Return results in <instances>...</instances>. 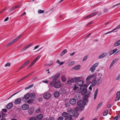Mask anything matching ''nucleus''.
<instances>
[{
    "label": "nucleus",
    "mask_w": 120,
    "mask_h": 120,
    "mask_svg": "<svg viewBox=\"0 0 120 120\" xmlns=\"http://www.w3.org/2000/svg\"><path fill=\"white\" fill-rule=\"evenodd\" d=\"M98 91V89H97L95 92L94 94V99L95 100L96 97L97 96V93Z\"/></svg>",
    "instance_id": "nucleus-24"
},
{
    "label": "nucleus",
    "mask_w": 120,
    "mask_h": 120,
    "mask_svg": "<svg viewBox=\"0 0 120 120\" xmlns=\"http://www.w3.org/2000/svg\"><path fill=\"white\" fill-rule=\"evenodd\" d=\"M29 120H37V119L35 117H32L30 118Z\"/></svg>",
    "instance_id": "nucleus-60"
},
{
    "label": "nucleus",
    "mask_w": 120,
    "mask_h": 120,
    "mask_svg": "<svg viewBox=\"0 0 120 120\" xmlns=\"http://www.w3.org/2000/svg\"><path fill=\"white\" fill-rule=\"evenodd\" d=\"M98 64L99 63H97L94 64L92 66L95 69L98 66Z\"/></svg>",
    "instance_id": "nucleus-35"
},
{
    "label": "nucleus",
    "mask_w": 120,
    "mask_h": 120,
    "mask_svg": "<svg viewBox=\"0 0 120 120\" xmlns=\"http://www.w3.org/2000/svg\"><path fill=\"white\" fill-rule=\"evenodd\" d=\"M43 117V115L41 114H40L38 115L37 116L36 118L38 119L39 120L42 119Z\"/></svg>",
    "instance_id": "nucleus-20"
},
{
    "label": "nucleus",
    "mask_w": 120,
    "mask_h": 120,
    "mask_svg": "<svg viewBox=\"0 0 120 120\" xmlns=\"http://www.w3.org/2000/svg\"><path fill=\"white\" fill-rule=\"evenodd\" d=\"M54 96L55 97H58L60 95V93L57 91L55 92L54 94Z\"/></svg>",
    "instance_id": "nucleus-21"
},
{
    "label": "nucleus",
    "mask_w": 120,
    "mask_h": 120,
    "mask_svg": "<svg viewBox=\"0 0 120 120\" xmlns=\"http://www.w3.org/2000/svg\"><path fill=\"white\" fill-rule=\"evenodd\" d=\"M53 64V62L52 61H51L50 63L48 64H45V66H48V65H51Z\"/></svg>",
    "instance_id": "nucleus-61"
},
{
    "label": "nucleus",
    "mask_w": 120,
    "mask_h": 120,
    "mask_svg": "<svg viewBox=\"0 0 120 120\" xmlns=\"http://www.w3.org/2000/svg\"><path fill=\"white\" fill-rule=\"evenodd\" d=\"M81 77H75L73 78H72L71 79V82L72 83H74L75 82H76V81L77 80V79H81Z\"/></svg>",
    "instance_id": "nucleus-16"
},
{
    "label": "nucleus",
    "mask_w": 120,
    "mask_h": 120,
    "mask_svg": "<svg viewBox=\"0 0 120 120\" xmlns=\"http://www.w3.org/2000/svg\"><path fill=\"white\" fill-rule=\"evenodd\" d=\"M116 97L115 99L116 101H117L120 99V91H118L116 93Z\"/></svg>",
    "instance_id": "nucleus-12"
},
{
    "label": "nucleus",
    "mask_w": 120,
    "mask_h": 120,
    "mask_svg": "<svg viewBox=\"0 0 120 120\" xmlns=\"http://www.w3.org/2000/svg\"><path fill=\"white\" fill-rule=\"evenodd\" d=\"M96 14H96V13H93L87 16H86V18L87 19L88 18H89L92 17L96 15Z\"/></svg>",
    "instance_id": "nucleus-27"
},
{
    "label": "nucleus",
    "mask_w": 120,
    "mask_h": 120,
    "mask_svg": "<svg viewBox=\"0 0 120 120\" xmlns=\"http://www.w3.org/2000/svg\"><path fill=\"white\" fill-rule=\"evenodd\" d=\"M61 79L63 82H65L66 81V78L64 76H62L61 77Z\"/></svg>",
    "instance_id": "nucleus-28"
},
{
    "label": "nucleus",
    "mask_w": 120,
    "mask_h": 120,
    "mask_svg": "<svg viewBox=\"0 0 120 120\" xmlns=\"http://www.w3.org/2000/svg\"><path fill=\"white\" fill-rule=\"evenodd\" d=\"M40 111V109L39 108H38L37 109H36V111L35 112L37 113H39Z\"/></svg>",
    "instance_id": "nucleus-50"
},
{
    "label": "nucleus",
    "mask_w": 120,
    "mask_h": 120,
    "mask_svg": "<svg viewBox=\"0 0 120 120\" xmlns=\"http://www.w3.org/2000/svg\"><path fill=\"white\" fill-rule=\"evenodd\" d=\"M78 106L80 107V108L83 109L84 108V106L83 104V102L82 100H80L77 102V103Z\"/></svg>",
    "instance_id": "nucleus-8"
},
{
    "label": "nucleus",
    "mask_w": 120,
    "mask_h": 120,
    "mask_svg": "<svg viewBox=\"0 0 120 120\" xmlns=\"http://www.w3.org/2000/svg\"><path fill=\"white\" fill-rule=\"evenodd\" d=\"M74 63H75V62L74 61L72 62H70L69 63V65L70 66L71 65L73 64H74Z\"/></svg>",
    "instance_id": "nucleus-64"
},
{
    "label": "nucleus",
    "mask_w": 120,
    "mask_h": 120,
    "mask_svg": "<svg viewBox=\"0 0 120 120\" xmlns=\"http://www.w3.org/2000/svg\"><path fill=\"white\" fill-rule=\"evenodd\" d=\"M102 74H98L96 76L97 81L99 84L101 83L102 82L103 78Z\"/></svg>",
    "instance_id": "nucleus-3"
},
{
    "label": "nucleus",
    "mask_w": 120,
    "mask_h": 120,
    "mask_svg": "<svg viewBox=\"0 0 120 120\" xmlns=\"http://www.w3.org/2000/svg\"><path fill=\"white\" fill-rule=\"evenodd\" d=\"M79 108L77 107H76L75 108V110L76 112H77L79 109Z\"/></svg>",
    "instance_id": "nucleus-59"
},
{
    "label": "nucleus",
    "mask_w": 120,
    "mask_h": 120,
    "mask_svg": "<svg viewBox=\"0 0 120 120\" xmlns=\"http://www.w3.org/2000/svg\"><path fill=\"white\" fill-rule=\"evenodd\" d=\"M57 62L59 64H60V65H61L64 63V62L62 61L60 62V61L59 60H57Z\"/></svg>",
    "instance_id": "nucleus-36"
},
{
    "label": "nucleus",
    "mask_w": 120,
    "mask_h": 120,
    "mask_svg": "<svg viewBox=\"0 0 120 120\" xmlns=\"http://www.w3.org/2000/svg\"><path fill=\"white\" fill-rule=\"evenodd\" d=\"M53 85L55 88H58L61 86V83L60 81L59 80L56 81L53 79L50 84V85L51 86Z\"/></svg>",
    "instance_id": "nucleus-1"
},
{
    "label": "nucleus",
    "mask_w": 120,
    "mask_h": 120,
    "mask_svg": "<svg viewBox=\"0 0 120 120\" xmlns=\"http://www.w3.org/2000/svg\"><path fill=\"white\" fill-rule=\"evenodd\" d=\"M60 76V74H57L56 75L55 77V78H56V79L57 78H58Z\"/></svg>",
    "instance_id": "nucleus-62"
},
{
    "label": "nucleus",
    "mask_w": 120,
    "mask_h": 120,
    "mask_svg": "<svg viewBox=\"0 0 120 120\" xmlns=\"http://www.w3.org/2000/svg\"><path fill=\"white\" fill-rule=\"evenodd\" d=\"M54 117L52 116L50 117L49 119V120H55Z\"/></svg>",
    "instance_id": "nucleus-47"
},
{
    "label": "nucleus",
    "mask_w": 120,
    "mask_h": 120,
    "mask_svg": "<svg viewBox=\"0 0 120 120\" xmlns=\"http://www.w3.org/2000/svg\"><path fill=\"white\" fill-rule=\"evenodd\" d=\"M35 71H33L32 73H31L28 74V75H26V78H27V77H28L29 76H30V75H32V74H33L34 73H35Z\"/></svg>",
    "instance_id": "nucleus-55"
},
{
    "label": "nucleus",
    "mask_w": 120,
    "mask_h": 120,
    "mask_svg": "<svg viewBox=\"0 0 120 120\" xmlns=\"http://www.w3.org/2000/svg\"><path fill=\"white\" fill-rule=\"evenodd\" d=\"M90 92H89L88 93H87V94H86L85 96V98H87L89 97L90 96Z\"/></svg>",
    "instance_id": "nucleus-38"
},
{
    "label": "nucleus",
    "mask_w": 120,
    "mask_h": 120,
    "mask_svg": "<svg viewBox=\"0 0 120 120\" xmlns=\"http://www.w3.org/2000/svg\"><path fill=\"white\" fill-rule=\"evenodd\" d=\"M120 77V75H118L115 78V80H118Z\"/></svg>",
    "instance_id": "nucleus-49"
},
{
    "label": "nucleus",
    "mask_w": 120,
    "mask_h": 120,
    "mask_svg": "<svg viewBox=\"0 0 120 120\" xmlns=\"http://www.w3.org/2000/svg\"><path fill=\"white\" fill-rule=\"evenodd\" d=\"M120 28V24L118 26L116 27L115 28L114 30H112L113 31H114L119 29Z\"/></svg>",
    "instance_id": "nucleus-41"
},
{
    "label": "nucleus",
    "mask_w": 120,
    "mask_h": 120,
    "mask_svg": "<svg viewBox=\"0 0 120 120\" xmlns=\"http://www.w3.org/2000/svg\"><path fill=\"white\" fill-rule=\"evenodd\" d=\"M21 90H20L19 91H18V92H17V93H15L14 94H13L8 99H10V98L11 97H12L14 95H15V94H17V93H18L20 92L21 91Z\"/></svg>",
    "instance_id": "nucleus-46"
},
{
    "label": "nucleus",
    "mask_w": 120,
    "mask_h": 120,
    "mask_svg": "<svg viewBox=\"0 0 120 120\" xmlns=\"http://www.w3.org/2000/svg\"><path fill=\"white\" fill-rule=\"evenodd\" d=\"M44 11L43 10H39L38 11V13L39 14L42 13L44 12Z\"/></svg>",
    "instance_id": "nucleus-40"
},
{
    "label": "nucleus",
    "mask_w": 120,
    "mask_h": 120,
    "mask_svg": "<svg viewBox=\"0 0 120 120\" xmlns=\"http://www.w3.org/2000/svg\"><path fill=\"white\" fill-rule=\"evenodd\" d=\"M120 45V40L118 41L114 45Z\"/></svg>",
    "instance_id": "nucleus-45"
},
{
    "label": "nucleus",
    "mask_w": 120,
    "mask_h": 120,
    "mask_svg": "<svg viewBox=\"0 0 120 120\" xmlns=\"http://www.w3.org/2000/svg\"><path fill=\"white\" fill-rule=\"evenodd\" d=\"M108 110H106L103 113V115L104 116L106 115L108 113Z\"/></svg>",
    "instance_id": "nucleus-39"
},
{
    "label": "nucleus",
    "mask_w": 120,
    "mask_h": 120,
    "mask_svg": "<svg viewBox=\"0 0 120 120\" xmlns=\"http://www.w3.org/2000/svg\"><path fill=\"white\" fill-rule=\"evenodd\" d=\"M71 80H69L67 81L66 82V84L68 85H70L71 83Z\"/></svg>",
    "instance_id": "nucleus-37"
},
{
    "label": "nucleus",
    "mask_w": 120,
    "mask_h": 120,
    "mask_svg": "<svg viewBox=\"0 0 120 120\" xmlns=\"http://www.w3.org/2000/svg\"><path fill=\"white\" fill-rule=\"evenodd\" d=\"M30 46V45H27L26 47H25V48H24L22 49V51H23L25 50L27 48L29 47Z\"/></svg>",
    "instance_id": "nucleus-44"
},
{
    "label": "nucleus",
    "mask_w": 120,
    "mask_h": 120,
    "mask_svg": "<svg viewBox=\"0 0 120 120\" xmlns=\"http://www.w3.org/2000/svg\"><path fill=\"white\" fill-rule=\"evenodd\" d=\"M108 54V53L106 52H105L103 53L98 56V58L99 59H102L106 56Z\"/></svg>",
    "instance_id": "nucleus-13"
},
{
    "label": "nucleus",
    "mask_w": 120,
    "mask_h": 120,
    "mask_svg": "<svg viewBox=\"0 0 120 120\" xmlns=\"http://www.w3.org/2000/svg\"><path fill=\"white\" fill-rule=\"evenodd\" d=\"M97 82L96 77H94L91 82V84L92 86L93 87L95 86L96 84H99L98 82Z\"/></svg>",
    "instance_id": "nucleus-7"
},
{
    "label": "nucleus",
    "mask_w": 120,
    "mask_h": 120,
    "mask_svg": "<svg viewBox=\"0 0 120 120\" xmlns=\"http://www.w3.org/2000/svg\"><path fill=\"white\" fill-rule=\"evenodd\" d=\"M30 94L29 93H28L24 95L21 99L22 101L24 102H25L30 97Z\"/></svg>",
    "instance_id": "nucleus-5"
},
{
    "label": "nucleus",
    "mask_w": 120,
    "mask_h": 120,
    "mask_svg": "<svg viewBox=\"0 0 120 120\" xmlns=\"http://www.w3.org/2000/svg\"><path fill=\"white\" fill-rule=\"evenodd\" d=\"M43 98L42 97H40L38 98V101H41L42 100Z\"/></svg>",
    "instance_id": "nucleus-63"
},
{
    "label": "nucleus",
    "mask_w": 120,
    "mask_h": 120,
    "mask_svg": "<svg viewBox=\"0 0 120 120\" xmlns=\"http://www.w3.org/2000/svg\"><path fill=\"white\" fill-rule=\"evenodd\" d=\"M15 42L14 41V40H13L12 41H11L10 42L9 44H8L7 45H10L13 44Z\"/></svg>",
    "instance_id": "nucleus-42"
},
{
    "label": "nucleus",
    "mask_w": 120,
    "mask_h": 120,
    "mask_svg": "<svg viewBox=\"0 0 120 120\" xmlns=\"http://www.w3.org/2000/svg\"><path fill=\"white\" fill-rule=\"evenodd\" d=\"M30 61L29 60H28L25 63L23 64L24 66H26L29 62Z\"/></svg>",
    "instance_id": "nucleus-51"
},
{
    "label": "nucleus",
    "mask_w": 120,
    "mask_h": 120,
    "mask_svg": "<svg viewBox=\"0 0 120 120\" xmlns=\"http://www.w3.org/2000/svg\"><path fill=\"white\" fill-rule=\"evenodd\" d=\"M13 106V104L11 102L10 103L7 105V108L8 109H10L12 108Z\"/></svg>",
    "instance_id": "nucleus-17"
},
{
    "label": "nucleus",
    "mask_w": 120,
    "mask_h": 120,
    "mask_svg": "<svg viewBox=\"0 0 120 120\" xmlns=\"http://www.w3.org/2000/svg\"><path fill=\"white\" fill-rule=\"evenodd\" d=\"M82 102L83 105H85L87 103V100L85 98L83 100Z\"/></svg>",
    "instance_id": "nucleus-25"
},
{
    "label": "nucleus",
    "mask_w": 120,
    "mask_h": 120,
    "mask_svg": "<svg viewBox=\"0 0 120 120\" xmlns=\"http://www.w3.org/2000/svg\"><path fill=\"white\" fill-rule=\"evenodd\" d=\"M102 102H101L98 105V106L97 108H100L101 107V106L102 105Z\"/></svg>",
    "instance_id": "nucleus-58"
},
{
    "label": "nucleus",
    "mask_w": 120,
    "mask_h": 120,
    "mask_svg": "<svg viewBox=\"0 0 120 120\" xmlns=\"http://www.w3.org/2000/svg\"><path fill=\"white\" fill-rule=\"evenodd\" d=\"M65 105L66 107H68L69 106L70 104L68 102H66L65 103Z\"/></svg>",
    "instance_id": "nucleus-48"
},
{
    "label": "nucleus",
    "mask_w": 120,
    "mask_h": 120,
    "mask_svg": "<svg viewBox=\"0 0 120 120\" xmlns=\"http://www.w3.org/2000/svg\"><path fill=\"white\" fill-rule=\"evenodd\" d=\"M51 95L49 93H45L43 95L44 98L46 99H49L51 97Z\"/></svg>",
    "instance_id": "nucleus-9"
},
{
    "label": "nucleus",
    "mask_w": 120,
    "mask_h": 120,
    "mask_svg": "<svg viewBox=\"0 0 120 120\" xmlns=\"http://www.w3.org/2000/svg\"><path fill=\"white\" fill-rule=\"evenodd\" d=\"M95 68L93 66H92L90 68V71L92 73H93L95 71Z\"/></svg>",
    "instance_id": "nucleus-29"
},
{
    "label": "nucleus",
    "mask_w": 120,
    "mask_h": 120,
    "mask_svg": "<svg viewBox=\"0 0 120 120\" xmlns=\"http://www.w3.org/2000/svg\"><path fill=\"white\" fill-rule=\"evenodd\" d=\"M22 35H20L19 36L17 37L16 38H15L14 40L15 41V42L17 41L22 36Z\"/></svg>",
    "instance_id": "nucleus-32"
},
{
    "label": "nucleus",
    "mask_w": 120,
    "mask_h": 120,
    "mask_svg": "<svg viewBox=\"0 0 120 120\" xmlns=\"http://www.w3.org/2000/svg\"><path fill=\"white\" fill-rule=\"evenodd\" d=\"M81 97V96L80 95L78 94H76L75 96V99H76L77 100H78L79 99H80Z\"/></svg>",
    "instance_id": "nucleus-19"
},
{
    "label": "nucleus",
    "mask_w": 120,
    "mask_h": 120,
    "mask_svg": "<svg viewBox=\"0 0 120 120\" xmlns=\"http://www.w3.org/2000/svg\"><path fill=\"white\" fill-rule=\"evenodd\" d=\"M29 107V105L27 104H23L21 107L22 109L23 110H26Z\"/></svg>",
    "instance_id": "nucleus-11"
},
{
    "label": "nucleus",
    "mask_w": 120,
    "mask_h": 120,
    "mask_svg": "<svg viewBox=\"0 0 120 120\" xmlns=\"http://www.w3.org/2000/svg\"><path fill=\"white\" fill-rule=\"evenodd\" d=\"M118 60V59H115L114 60L112 61V62L113 63V64H114Z\"/></svg>",
    "instance_id": "nucleus-54"
},
{
    "label": "nucleus",
    "mask_w": 120,
    "mask_h": 120,
    "mask_svg": "<svg viewBox=\"0 0 120 120\" xmlns=\"http://www.w3.org/2000/svg\"><path fill=\"white\" fill-rule=\"evenodd\" d=\"M94 76V75H91L88 76L86 79V82H88Z\"/></svg>",
    "instance_id": "nucleus-15"
},
{
    "label": "nucleus",
    "mask_w": 120,
    "mask_h": 120,
    "mask_svg": "<svg viewBox=\"0 0 120 120\" xmlns=\"http://www.w3.org/2000/svg\"><path fill=\"white\" fill-rule=\"evenodd\" d=\"M80 79H77V80L76 81L75 84L76 85L81 86H82L84 85L83 84V80H80Z\"/></svg>",
    "instance_id": "nucleus-6"
},
{
    "label": "nucleus",
    "mask_w": 120,
    "mask_h": 120,
    "mask_svg": "<svg viewBox=\"0 0 120 120\" xmlns=\"http://www.w3.org/2000/svg\"><path fill=\"white\" fill-rule=\"evenodd\" d=\"M30 94V97L33 99H34L35 98L36 95L35 93L34 92L31 93Z\"/></svg>",
    "instance_id": "nucleus-18"
},
{
    "label": "nucleus",
    "mask_w": 120,
    "mask_h": 120,
    "mask_svg": "<svg viewBox=\"0 0 120 120\" xmlns=\"http://www.w3.org/2000/svg\"><path fill=\"white\" fill-rule=\"evenodd\" d=\"M33 109L34 108L33 107H31L30 108L29 110V114L30 115H31L33 112L34 111V110H32V109Z\"/></svg>",
    "instance_id": "nucleus-26"
},
{
    "label": "nucleus",
    "mask_w": 120,
    "mask_h": 120,
    "mask_svg": "<svg viewBox=\"0 0 120 120\" xmlns=\"http://www.w3.org/2000/svg\"><path fill=\"white\" fill-rule=\"evenodd\" d=\"M21 5H18L16 6H15L14 7V9H16L20 7L21 6Z\"/></svg>",
    "instance_id": "nucleus-53"
},
{
    "label": "nucleus",
    "mask_w": 120,
    "mask_h": 120,
    "mask_svg": "<svg viewBox=\"0 0 120 120\" xmlns=\"http://www.w3.org/2000/svg\"><path fill=\"white\" fill-rule=\"evenodd\" d=\"M68 113L66 112H64L62 114V116L64 117H66L68 116Z\"/></svg>",
    "instance_id": "nucleus-31"
},
{
    "label": "nucleus",
    "mask_w": 120,
    "mask_h": 120,
    "mask_svg": "<svg viewBox=\"0 0 120 120\" xmlns=\"http://www.w3.org/2000/svg\"><path fill=\"white\" fill-rule=\"evenodd\" d=\"M70 116H67L65 118V120H72V118Z\"/></svg>",
    "instance_id": "nucleus-30"
},
{
    "label": "nucleus",
    "mask_w": 120,
    "mask_h": 120,
    "mask_svg": "<svg viewBox=\"0 0 120 120\" xmlns=\"http://www.w3.org/2000/svg\"><path fill=\"white\" fill-rule=\"evenodd\" d=\"M34 99H29L27 101V103L29 104H31L33 103Z\"/></svg>",
    "instance_id": "nucleus-22"
},
{
    "label": "nucleus",
    "mask_w": 120,
    "mask_h": 120,
    "mask_svg": "<svg viewBox=\"0 0 120 120\" xmlns=\"http://www.w3.org/2000/svg\"><path fill=\"white\" fill-rule=\"evenodd\" d=\"M67 50L66 49H64L63 50V51L61 52L60 54L61 56H62L64 54L66 53L67 52Z\"/></svg>",
    "instance_id": "nucleus-34"
},
{
    "label": "nucleus",
    "mask_w": 120,
    "mask_h": 120,
    "mask_svg": "<svg viewBox=\"0 0 120 120\" xmlns=\"http://www.w3.org/2000/svg\"><path fill=\"white\" fill-rule=\"evenodd\" d=\"M86 85L84 84L82 86L80 87V88L81 89V93L82 95H84L87 92V89H86Z\"/></svg>",
    "instance_id": "nucleus-2"
},
{
    "label": "nucleus",
    "mask_w": 120,
    "mask_h": 120,
    "mask_svg": "<svg viewBox=\"0 0 120 120\" xmlns=\"http://www.w3.org/2000/svg\"><path fill=\"white\" fill-rule=\"evenodd\" d=\"M64 119L63 117L62 116L58 117L57 118V120H63Z\"/></svg>",
    "instance_id": "nucleus-56"
},
{
    "label": "nucleus",
    "mask_w": 120,
    "mask_h": 120,
    "mask_svg": "<svg viewBox=\"0 0 120 120\" xmlns=\"http://www.w3.org/2000/svg\"><path fill=\"white\" fill-rule=\"evenodd\" d=\"M21 100L20 98L16 99L14 100V104L16 105L20 104L21 102Z\"/></svg>",
    "instance_id": "nucleus-10"
},
{
    "label": "nucleus",
    "mask_w": 120,
    "mask_h": 120,
    "mask_svg": "<svg viewBox=\"0 0 120 120\" xmlns=\"http://www.w3.org/2000/svg\"><path fill=\"white\" fill-rule=\"evenodd\" d=\"M78 86H77V85H76V84H75V85L74 86V87L73 88L74 90H76L78 88Z\"/></svg>",
    "instance_id": "nucleus-57"
},
{
    "label": "nucleus",
    "mask_w": 120,
    "mask_h": 120,
    "mask_svg": "<svg viewBox=\"0 0 120 120\" xmlns=\"http://www.w3.org/2000/svg\"><path fill=\"white\" fill-rule=\"evenodd\" d=\"M11 64L9 63H7L4 66L5 67L7 66L9 67L10 66Z\"/></svg>",
    "instance_id": "nucleus-43"
},
{
    "label": "nucleus",
    "mask_w": 120,
    "mask_h": 120,
    "mask_svg": "<svg viewBox=\"0 0 120 120\" xmlns=\"http://www.w3.org/2000/svg\"><path fill=\"white\" fill-rule=\"evenodd\" d=\"M30 61L29 60H28L25 63L23 64L24 66H26L29 62Z\"/></svg>",
    "instance_id": "nucleus-52"
},
{
    "label": "nucleus",
    "mask_w": 120,
    "mask_h": 120,
    "mask_svg": "<svg viewBox=\"0 0 120 120\" xmlns=\"http://www.w3.org/2000/svg\"><path fill=\"white\" fill-rule=\"evenodd\" d=\"M22 35H20L19 36L17 37L16 38H15L14 40L15 41V42L17 41L22 36Z\"/></svg>",
    "instance_id": "nucleus-33"
},
{
    "label": "nucleus",
    "mask_w": 120,
    "mask_h": 120,
    "mask_svg": "<svg viewBox=\"0 0 120 120\" xmlns=\"http://www.w3.org/2000/svg\"><path fill=\"white\" fill-rule=\"evenodd\" d=\"M76 101L75 99L74 98H72L70 99L69 101L70 103L72 105H74L75 104Z\"/></svg>",
    "instance_id": "nucleus-14"
},
{
    "label": "nucleus",
    "mask_w": 120,
    "mask_h": 120,
    "mask_svg": "<svg viewBox=\"0 0 120 120\" xmlns=\"http://www.w3.org/2000/svg\"><path fill=\"white\" fill-rule=\"evenodd\" d=\"M80 65H78L74 67L73 68V69L75 70H78L80 69Z\"/></svg>",
    "instance_id": "nucleus-23"
},
{
    "label": "nucleus",
    "mask_w": 120,
    "mask_h": 120,
    "mask_svg": "<svg viewBox=\"0 0 120 120\" xmlns=\"http://www.w3.org/2000/svg\"><path fill=\"white\" fill-rule=\"evenodd\" d=\"M67 111L68 112L69 115L71 116H75L76 117H77L78 115H75V111L73 110H72L70 108L68 109Z\"/></svg>",
    "instance_id": "nucleus-4"
}]
</instances>
